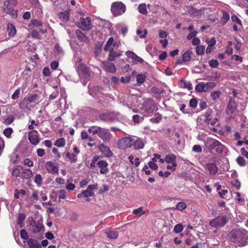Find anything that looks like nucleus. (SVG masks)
<instances>
[{"instance_id":"obj_61","label":"nucleus","mask_w":248,"mask_h":248,"mask_svg":"<svg viewBox=\"0 0 248 248\" xmlns=\"http://www.w3.org/2000/svg\"><path fill=\"white\" fill-rule=\"evenodd\" d=\"M231 19L233 22H236L239 25H241V21L240 19L236 15H232L231 16Z\"/></svg>"},{"instance_id":"obj_28","label":"nucleus","mask_w":248,"mask_h":248,"mask_svg":"<svg viewBox=\"0 0 248 248\" xmlns=\"http://www.w3.org/2000/svg\"><path fill=\"white\" fill-rule=\"evenodd\" d=\"M31 201H38L40 199L39 192L37 190H33L32 193L30 197Z\"/></svg>"},{"instance_id":"obj_53","label":"nucleus","mask_w":248,"mask_h":248,"mask_svg":"<svg viewBox=\"0 0 248 248\" xmlns=\"http://www.w3.org/2000/svg\"><path fill=\"white\" fill-rule=\"evenodd\" d=\"M198 32L196 31H192L190 33L188 34L186 38L188 40H190L194 38H196L195 36L197 35Z\"/></svg>"},{"instance_id":"obj_58","label":"nucleus","mask_w":248,"mask_h":248,"mask_svg":"<svg viewBox=\"0 0 248 248\" xmlns=\"http://www.w3.org/2000/svg\"><path fill=\"white\" fill-rule=\"evenodd\" d=\"M20 235L23 239H27L28 238V233L25 230H21L20 231Z\"/></svg>"},{"instance_id":"obj_60","label":"nucleus","mask_w":248,"mask_h":248,"mask_svg":"<svg viewBox=\"0 0 248 248\" xmlns=\"http://www.w3.org/2000/svg\"><path fill=\"white\" fill-rule=\"evenodd\" d=\"M66 191L64 190H60L59 191L58 197L60 199H64L66 197Z\"/></svg>"},{"instance_id":"obj_54","label":"nucleus","mask_w":248,"mask_h":248,"mask_svg":"<svg viewBox=\"0 0 248 248\" xmlns=\"http://www.w3.org/2000/svg\"><path fill=\"white\" fill-rule=\"evenodd\" d=\"M31 124L28 125V128L30 130H34V126H37L38 124V122H36L34 120H31L30 121Z\"/></svg>"},{"instance_id":"obj_26","label":"nucleus","mask_w":248,"mask_h":248,"mask_svg":"<svg viewBox=\"0 0 248 248\" xmlns=\"http://www.w3.org/2000/svg\"><path fill=\"white\" fill-rule=\"evenodd\" d=\"M7 31L11 36H14L16 33V30L14 26L10 23L7 25Z\"/></svg>"},{"instance_id":"obj_34","label":"nucleus","mask_w":248,"mask_h":248,"mask_svg":"<svg viewBox=\"0 0 248 248\" xmlns=\"http://www.w3.org/2000/svg\"><path fill=\"white\" fill-rule=\"evenodd\" d=\"M109 54L108 58L109 61H113L116 58L120 57V55H118L117 53L113 50L109 51Z\"/></svg>"},{"instance_id":"obj_48","label":"nucleus","mask_w":248,"mask_h":248,"mask_svg":"<svg viewBox=\"0 0 248 248\" xmlns=\"http://www.w3.org/2000/svg\"><path fill=\"white\" fill-rule=\"evenodd\" d=\"M221 93L220 91H215L211 93V97L214 100H216L219 98Z\"/></svg>"},{"instance_id":"obj_64","label":"nucleus","mask_w":248,"mask_h":248,"mask_svg":"<svg viewBox=\"0 0 248 248\" xmlns=\"http://www.w3.org/2000/svg\"><path fill=\"white\" fill-rule=\"evenodd\" d=\"M197 106V101L196 99H192L189 101V106L195 108Z\"/></svg>"},{"instance_id":"obj_25","label":"nucleus","mask_w":248,"mask_h":248,"mask_svg":"<svg viewBox=\"0 0 248 248\" xmlns=\"http://www.w3.org/2000/svg\"><path fill=\"white\" fill-rule=\"evenodd\" d=\"M66 156L68 159L71 163H76L78 161V157L73 153L67 152Z\"/></svg>"},{"instance_id":"obj_32","label":"nucleus","mask_w":248,"mask_h":248,"mask_svg":"<svg viewBox=\"0 0 248 248\" xmlns=\"http://www.w3.org/2000/svg\"><path fill=\"white\" fill-rule=\"evenodd\" d=\"M128 160L131 164H134L136 167L139 166L140 164L139 158H136L135 159V160H134V156L132 155H130L128 157Z\"/></svg>"},{"instance_id":"obj_63","label":"nucleus","mask_w":248,"mask_h":248,"mask_svg":"<svg viewBox=\"0 0 248 248\" xmlns=\"http://www.w3.org/2000/svg\"><path fill=\"white\" fill-rule=\"evenodd\" d=\"M148 165L151 169L154 170H156L158 168L157 165L153 161L149 162Z\"/></svg>"},{"instance_id":"obj_41","label":"nucleus","mask_w":248,"mask_h":248,"mask_svg":"<svg viewBox=\"0 0 248 248\" xmlns=\"http://www.w3.org/2000/svg\"><path fill=\"white\" fill-rule=\"evenodd\" d=\"M191 53L189 51L186 52L183 55V60L185 62H188L191 60Z\"/></svg>"},{"instance_id":"obj_43","label":"nucleus","mask_w":248,"mask_h":248,"mask_svg":"<svg viewBox=\"0 0 248 248\" xmlns=\"http://www.w3.org/2000/svg\"><path fill=\"white\" fill-rule=\"evenodd\" d=\"M26 216L24 214L20 213L18 215V221L17 223L18 225H20V227H22V224L23 223V221L25 219Z\"/></svg>"},{"instance_id":"obj_12","label":"nucleus","mask_w":248,"mask_h":248,"mask_svg":"<svg viewBox=\"0 0 248 248\" xmlns=\"http://www.w3.org/2000/svg\"><path fill=\"white\" fill-rule=\"evenodd\" d=\"M98 137L105 141H109L111 138V134L108 130L101 127Z\"/></svg>"},{"instance_id":"obj_2","label":"nucleus","mask_w":248,"mask_h":248,"mask_svg":"<svg viewBox=\"0 0 248 248\" xmlns=\"http://www.w3.org/2000/svg\"><path fill=\"white\" fill-rule=\"evenodd\" d=\"M17 5L16 0H6L4 2L3 9L4 11L11 15L14 18H16L17 16V11L14 10V7Z\"/></svg>"},{"instance_id":"obj_11","label":"nucleus","mask_w":248,"mask_h":248,"mask_svg":"<svg viewBox=\"0 0 248 248\" xmlns=\"http://www.w3.org/2000/svg\"><path fill=\"white\" fill-rule=\"evenodd\" d=\"M102 68L106 72L110 73H115L116 71V68L115 65L109 62H103L101 63Z\"/></svg>"},{"instance_id":"obj_3","label":"nucleus","mask_w":248,"mask_h":248,"mask_svg":"<svg viewBox=\"0 0 248 248\" xmlns=\"http://www.w3.org/2000/svg\"><path fill=\"white\" fill-rule=\"evenodd\" d=\"M126 6L122 2H114L111 5V11L115 16H118L124 14Z\"/></svg>"},{"instance_id":"obj_22","label":"nucleus","mask_w":248,"mask_h":248,"mask_svg":"<svg viewBox=\"0 0 248 248\" xmlns=\"http://www.w3.org/2000/svg\"><path fill=\"white\" fill-rule=\"evenodd\" d=\"M33 175L32 171L30 169H22L21 173V176L23 179H28L31 178Z\"/></svg>"},{"instance_id":"obj_17","label":"nucleus","mask_w":248,"mask_h":248,"mask_svg":"<svg viewBox=\"0 0 248 248\" xmlns=\"http://www.w3.org/2000/svg\"><path fill=\"white\" fill-rule=\"evenodd\" d=\"M145 143V141L142 139L138 138L136 140L134 139L133 145L136 150L142 149L144 147Z\"/></svg>"},{"instance_id":"obj_31","label":"nucleus","mask_w":248,"mask_h":248,"mask_svg":"<svg viewBox=\"0 0 248 248\" xmlns=\"http://www.w3.org/2000/svg\"><path fill=\"white\" fill-rule=\"evenodd\" d=\"M204 86L205 92H206L213 89L216 86V84L214 82H211L204 83Z\"/></svg>"},{"instance_id":"obj_59","label":"nucleus","mask_w":248,"mask_h":248,"mask_svg":"<svg viewBox=\"0 0 248 248\" xmlns=\"http://www.w3.org/2000/svg\"><path fill=\"white\" fill-rule=\"evenodd\" d=\"M193 151L196 153H201L202 151V147L199 145H195L193 147Z\"/></svg>"},{"instance_id":"obj_9","label":"nucleus","mask_w":248,"mask_h":248,"mask_svg":"<svg viewBox=\"0 0 248 248\" xmlns=\"http://www.w3.org/2000/svg\"><path fill=\"white\" fill-rule=\"evenodd\" d=\"M45 167L47 171L52 174H57L59 171L57 164L52 161H48L46 163Z\"/></svg>"},{"instance_id":"obj_46","label":"nucleus","mask_w":248,"mask_h":248,"mask_svg":"<svg viewBox=\"0 0 248 248\" xmlns=\"http://www.w3.org/2000/svg\"><path fill=\"white\" fill-rule=\"evenodd\" d=\"M13 130L12 128L8 127L6 128L3 132V134L7 137L10 138L12 133H13Z\"/></svg>"},{"instance_id":"obj_21","label":"nucleus","mask_w":248,"mask_h":248,"mask_svg":"<svg viewBox=\"0 0 248 248\" xmlns=\"http://www.w3.org/2000/svg\"><path fill=\"white\" fill-rule=\"evenodd\" d=\"M69 15L70 12L69 11L60 12L58 14L59 18L63 22H66L69 20Z\"/></svg>"},{"instance_id":"obj_49","label":"nucleus","mask_w":248,"mask_h":248,"mask_svg":"<svg viewBox=\"0 0 248 248\" xmlns=\"http://www.w3.org/2000/svg\"><path fill=\"white\" fill-rule=\"evenodd\" d=\"M133 62L137 64L138 63H142L143 62V60L138 56L137 54L135 55V56L134 57V58L132 59Z\"/></svg>"},{"instance_id":"obj_52","label":"nucleus","mask_w":248,"mask_h":248,"mask_svg":"<svg viewBox=\"0 0 248 248\" xmlns=\"http://www.w3.org/2000/svg\"><path fill=\"white\" fill-rule=\"evenodd\" d=\"M14 117L12 115H9L8 117L5 120L4 124L6 125H9L12 124L14 121Z\"/></svg>"},{"instance_id":"obj_55","label":"nucleus","mask_w":248,"mask_h":248,"mask_svg":"<svg viewBox=\"0 0 248 248\" xmlns=\"http://www.w3.org/2000/svg\"><path fill=\"white\" fill-rule=\"evenodd\" d=\"M20 90L19 88L17 89L12 95V98L14 100L17 99L19 96Z\"/></svg>"},{"instance_id":"obj_62","label":"nucleus","mask_w":248,"mask_h":248,"mask_svg":"<svg viewBox=\"0 0 248 248\" xmlns=\"http://www.w3.org/2000/svg\"><path fill=\"white\" fill-rule=\"evenodd\" d=\"M224 148V146L221 143L215 149L216 152L218 154H221L223 151Z\"/></svg>"},{"instance_id":"obj_47","label":"nucleus","mask_w":248,"mask_h":248,"mask_svg":"<svg viewBox=\"0 0 248 248\" xmlns=\"http://www.w3.org/2000/svg\"><path fill=\"white\" fill-rule=\"evenodd\" d=\"M183 226L182 224H178L174 226L173 231L175 233H179L183 231Z\"/></svg>"},{"instance_id":"obj_6","label":"nucleus","mask_w":248,"mask_h":248,"mask_svg":"<svg viewBox=\"0 0 248 248\" xmlns=\"http://www.w3.org/2000/svg\"><path fill=\"white\" fill-rule=\"evenodd\" d=\"M134 139L131 137H125L120 140L118 142V147L121 149H125L133 145Z\"/></svg>"},{"instance_id":"obj_56","label":"nucleus","mask_w":248,"mask_h":248,"mask_svg":"<svg viewBox=\"0 0 248 248\" xmlns=\"http://www.w3.org/2000/svg\"><path fill=\"white\" fill-rule=\"evenodd\" d=\"M75 185L72 183L70 182L69 180L67 181V184L66 186V188L68 190H74L75 188Z\"/></svg>"},{"instance_id":"obj_40","label":"nucleus","mask_w":248,"mask_h":248,"mask_svg":"<svg viewBox=\"0 0 248 248\" xmlns=\"http://www.w3.org/2000/svg\"><path fill=\"white\" fill-rule=\"evenodd\" d=\"M146 77L143 74H138L137 76V81L140 84H142L145 80Z\"/></svg>"},{"instance_id":"obj_15","label":"nucleus","mask_w":248,"mask_h":248,"mask_svg":"<svg viewBox=\"0 0 248 248\" xmlns=\"http://www.w3.org/2000/svg\"><path fill=\"white\" fill-rule=\"evenodd\" d=\"M114 42V38L113 37H110L106 42L104 47V50L105 51L113 50L116 45Z\"/></svg>"},{"instance_id":"obj_4","label":"nucleus","mask_w":248,"mask_h":248,"mask_svg":"<svg viewBox=\"0 0 248 248\" xmlns=\"http://www.w3.org/2000/svg\"><path fill=\"white\" fill-rule=\"evenodd\" d=\"M78 70L79 76L85 80H89L93 75V73L89 70L85 65H79Z\"/></svg>"},{"instance_id":"obj_27","label":"nucleus","mask_w":248,"mask_h":248,"mask_svg":"<svg viewBox=\"0 0 248 248\" xmlns=\"http://www.w3.org/2000/svg\"><path fill=\"white\" fill-rule=\"evenodd\" d=\"M101 127L96 126H93L90 127L88 131L90 133H92L93 135H97L98 136L99 131L101 129Z\"/></svg>"},{"instance_id":"obj_1","label":"nucleus","mask_w":248,"mask_h":248,"mask_svg":"<svg viewBox=\"0 0 248 248\" xmlns=\"http://www.w3.org/2000/svg\"><path fill=\"white\" fill-rule=\"evenodd\" d=\"M229 235L231 241L239 247L245 246L248 242V232L245 229L241 228L233 230Z\"/></svg>"},{"instance_id":"obj_29","label":"nucleus","mask_w":248,"mask_h":248,"mask_svg":"<svg viewBox=\"0 0 248 248\" xmlns=\"http://www.w3.org/2000/svg\"><path fill=\"white\" fill-rule=\"evenodd\" d=\"M34 182L38 186H40L43 183V178L41 174H36L34 179Z\"/></svg>"},{"instance_id":"obj_24","label":"nucleus","mask_w":248,"mask_h":248,"mask_svg":"<svg viewBox=\"0 0 248 248\" xmlns=\"http://www.w3.org/2000/svg\"><path fill=\"white\" fill-rule=\"evenodd\" d=\"M43 228V225L42 224L37 222L34 223L33 225L31 226V231L34 232H40Z\"/></svg>"},{"instance_id":"obj_8","label":"nucleus","mask_w":248,"mask_h":248,"mask_svg":"<svg viewBox=\"0 0 248 248\" xmlns=\"http://www.w3.org/2000/svg\"><path fill=\"white\" fill-rule=\"evenodd\" d=\"M78 26L82 30L88 31L91 29V21L89 17H81L78 23Z\"/></svg>"},{"instance_id":"obj_35","label":"nucleus","mask_w":248,"mask_h":248,"mask_svg":"<svg viewBox=\"0 0 248 248\" xmlns=\"http://www.w3.org/2000/svg\"><path fill=\"white\" fill-rule=\"evenodd\" d=\"M107 236L111 239H115L118 237V233L115 231H109L106 232Z\"/></svg>"},{"instance_id":"obj_20","label":"nucleus","mask_w":248,"mask_h":248,"mask_svg":"<svg viewBox=\"0 0 248 248\" xmlns=\"http://www.w3.org/2000/svg\"><path fill=\"white\" fill-rule=\"evenodd\" d=\"M27 243L29 246L28 248H41V245L36 239L30 238L27 241Z\"/></svg>"},{"instance_id":"obj_37","label":"nucleus","mask_w":248,"mask_h":248,"mask_svg":"<svg viewBox=\"0 0 248 248\" xmlns=\"http://www.w3.org/2000/svg\"><path fill=\"white\" fill-rule=\"evenodd\" d=\"M204 87V83L201 82L196 86L195 90L196 91L200 93L205 92Z\"/></svg>"},{"instance_id":"obj_10","label":"nucleus","mask_w":248,"mask_h":248,"mask_svg":"<svg viewBox=\"0 0 248 248\" xmlns=\"http://www.w3.org/2000/svg\"><path fill=\"white\" fill-rule=\"evenodd\" d=\"M98 188L97 184L90 185L87 188L82 191L83 195L85 198L92 197L94 195V190H97Z\"/></svg>"},{"instance_id":"obj_16","label":"nucleus","mask_w":248,"mask_h":248,"mask_svg":"<svg viewBox=\"0 0 248 248\" xmlns=\"http://www.w3.org/2000/svg\"><path fill=\"white\" fill-rule=\"evenodd\" d=\"M237 104L234 100H230L226 108V113L228 114H232L235 110Z\"/></svg>"},{"instance_id":"obj_42","label":"nucleus","mask_w":248,"mask_h":248,"mask_svg":"<svg viewBox=\"0 0 248 248\" xmlns=\"http://www.w3.org/2000/svg\"><path fill=\"white\" fill-rule=\"evenodd\" d=\"M186 207V205L185 202H178L176 205V208L177 210H179L180 211H182L183 210L185 209Z\"/></svg>"},{"instance_id":"obj_7","label":"nucleus","mask_w":248,"mask_h":248,"mask_svg":"<svg viewBox=\"0 0 248 248\" xmlns=\"http://www.w3.org/2000/svg\"><path fill=\"white\" fill-rule=\"evenodd\" d=\"M28 140L33 145H36L40 142L41 139L40 135L36 130H31L28 133Z\"/></svg>"},{"instance_id":"obj_13","label":"nucleus","mask_w":248,"mask_h":248,"mask_svg":"<svg viewBox=\"0 0 248 248\" xmlns=\"http://www.w3.org/2000/svg\"><path fill=\"white\" fill-rule=\"evenodd\" d=\"M97 165L100 168V171L101 174H106L108 172V163L106 161L104 160L99 161Z\"/></svg>"},{"instance_id":"obj_30","label":"nucleus","mask_w":248,"mask_h":248,"mask_svg":"<svg viewBox=\"0 0 248 248\" xmlns=\"http://www.w3.org/2000/svg\"><path fill=\"white\" fill-rule=\"evenodd\" d=\"M65 140L64 138H62L57 139L54 144L55 146L58 147H64L65 145Z\"/></svg>"},{"instance_id":"obj_50","label":"nucleus","mask_w":248,"mask_h":248,"mask_svg":"<svg viewBox=\"0 0 248 248\" xmlns=\"http://www.w3.org/2000/svg\"><path fill=\"white\" fill-rule=\"evenodd\" d=\"M237 163L241 166H244L246 165L245 160L243 157L239 156L236 159Z\"/></svg>"},{"instance_id":"obj_23","label":"nucleus","mask_w":248,"mask_h":248,"mask_svg":"<svg viewBox=\"0 0 248 248\" xmlns=\"http://www.w3.org/2000/svg\"><path fill=\"white\" fill-rule=\"evenodd\" d=\"M165 162L167 163L174 164L176 163V157L174 154L167 155L165 158Z\"/></svg>"},{"instance_id":"obj_39","label":"nucleus","mask_w":248,"mask_h":248,"mask_svg":"<svg viewBox=\"0 0 248 248\" xmlns=\"http://www.w3.org/2000/svg\"><path fill=\"white\" fill-rule=\"evenodd\" d=\"M205 47L203 46H199L196 48V51L198 55H202L204 54Z\"/></svg>"},{"instance_id":"obj_36","label":"nucleus","mask_w":248,"mask_h":248,"mask_svg":"<svg viewBox=\"0 0 248 248\" xmlns=\"http://www.w3.org/2000/svg\"><path fill=\"white\" fill-rule=\"evenodd\" d=\"M211 119H212L211 115L209 114L206 116L205 121L208 124H210L212 125H214L216 124V123L217 121V118H215L214 119H213V120H212Z\"/></svg>"},{"instance_id":"obj_51","label":"nucleus","mask_w":248,"mask_h":248,"mask_svg":"<svg viewBox=\"0 0 248 248\" xmlns=\"http://www.w3.org/2000/svg\"><path fill=\"white\" fill-rule=\"evenodd\" d=\"M23 164L29 167H31L33 166V162L29 158L25 159L23 161Z\"/></svg>"},{"instance_id":"obj_14","label":"nucleus","mask_w":248,"mask_h":248,"mask_svg":"<svg viewBox=\"0 0 248 248\" xmlns=\"http://www.w3.org/2000/svg\"><path fill=\"white\" fill-rule=\"evenodd\" d=\"M98 149L101 152L107 157H110L112 155V153L109 147L102 144L98 147Z\"/></svg>"},{"instance_id":"obj_38","label":"nucleus","mask_w":248,"mask_h":248,"mask_svg":"<svg viewBox=\"0 0 248 248\" xmlns=\"http://www.w3.org/2000/svg\"><path fill=\"white\" fill-rule=\"evenodd\" d=\"M143 207H140L138 209H134L132 213L133 214L138 215L140 217L145 214V211L143 210Z\"/></svg>"},{"instance_id":"obj_33","label":"nucleus","mask_w":248,"mask_h":248,"mask_svg":"<svg viewBox=\"0 0 248 248\" xmlns=\"http://www.w3.org/2000/svg\"><path fill=\"white\" fill-rule=\"evenodd\" d=\"M138 11L140 14L146 15L147 14V10L146 4L145 3L140 4L138 6Z\"/></svg>"},{"instance_id":"obj_19","label":"nucleus","mask_w":248,"mask_h":248,"mask_svg":"<svg viewBox=\"0 0 248 248\" xmlns=\"http://www.w3.org/2000/svg\"><path fill=\"white\" fill-rule=\"evenodd\" d=\"M206 169L209 172L210 174L214 175L217 172L218 169L214 163H208L206 166Z\"/></svg>"},{"instance_id":"obj_45","label":"nucleus","mask_w":248,"mask_h":248,"mask_svg":"<svg viewBox=\"0 0 248 248\" xmlns=\"http://www.w3.org/2000/svg\"><path fill=\"white\" fill-rule=\"evenodd\" d=\"M147 33L148 31L146 30H144L143 31H142L139 29L137 31V34L139 35L141 38H144L146 37Z\"/></svg>"},{"instance_id":"obj_44","label":"nucleus","mask_w":248,"mask_h":248,"mask_svg":"<svg viewBox=\"0 0 248 248\" xmlns=\"http://www.w3.org/2000/svg\"><path fill=\"white\" fill-rule=\"evenodd\" d=\"M230 18L229 14L226 12H223V16L221 19V22L225 24Z\"/></svg>"},{"instance_id":"obj_57","label":"nucleus","mask_w":248,"mask_h":248,"mask_svg":"<svg viewBox=\"0 0 248 248\" xmlns=\"http://www.w3.org/2000/svg\"><path fill=\"white\" fill-rule=\"evenodd\" d=\"M161 120V116L160 115H158L156 117H153L151 118L150 121L153 123H158Z\"/></svg>"},{"instance_id":"obj_18","label":"nucleus","mask_w":248,"mask_h":248,"mask_svg":"<svg viewBox=\"0 0 248 248\" xmlns=\"http://www.w3.org/2000/svg\"><path fill=\"white\" fill-rule=\"evenodd\" d=\"M103 89L99 86L94 87L92 90L90 91V93L94 97H99L103 93Z\"/></svg>"},{"instance_id":"obj_5","label":"nucleus","mask_w":248,"mask_h":248,"mask_svg":"<svg viewBox=\"0 0 248 248\" xmlns=\"http://www.w3.org/2000/svg\"><path fill=\"white\" fill-rule=\"evenodd\" d=\"M228 221V218L226 216H219L212 219L209 222V225L213 228L222 227Z\"/></svg>"}]
</instances>
